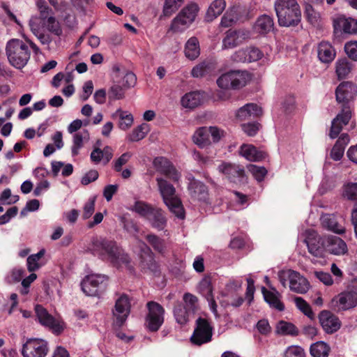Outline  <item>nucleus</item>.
<instances>
[{"mask_svg": "<svg viewBox=\"0 0 357 357\" xmlns=\"http://www.w3.org/2000/svg\"><path fill=\"white\" fill-rule=\"evenodd\" d=\"M237 19L236 8H231L227 10L221 19L220 26L222 27L231 26Z\"/></svg>", "mask_w": 357, "mask_h": 357, "instance_id": "nucleus-53", "label": "nucleus"}, {"mask_svg": "<svg viewBox=\"0 0 357 357\" xmlns=\"http://www.w3.org/2000/svg\"><path fill=\"white\" fill-rule=\"evenodd\" d=\"M273 19L268 15H264L257 20L254 29L257 33L265 34L273 29Z\"/></svg>", "mask_w": 357, "mask_h": 357, "instance_id": "nucleus-35", "label": "nucleus"}, {"mask_svg": "<svg viewBox=\"0 0 357 357\" xmlns=\"http://www.w3.org/2000/svg\"><path fill=\"white\" fill-rule=\"evenodd\" d=\"M130 312V300L126 294H121L116 301L112 310L113 324L121 327L126 322Z\"/></svg>", "mask_w": 357, "mask_h": 357, "instance_id": "nucleus-9", "label": "nucleus"}, {"mask_svg": "<svg viewBox=\"0 0 357 357\" xmlns=\"http://www.w3.org/2000/svg\"><path fill=\"white\" fill-rule=\"evenodd\" d=\"M44 255L45 250H41L38 253L28 257L26 263L27 269L29 272H33L40 268L41 265L39 264V260L44 256Z\"/></svg>", "mask_w": 357, "mask_h": 357, "instance_id": "nucleus-48", "label": "nucleus"}, {"mask_svg": "<svg viewBox=\"0 0 357 357\" xmlns=\"http://www.w3.org/2000/svg\"><path fill=\"white\" fill-rule=\"evenodd\" d=\"M218 171L231 182L241 183L244 180V169L238 165L223 162L218 166Z\"/></svg>", "mask_w": 357, "mask_h": 357, "instance_id": "nucleus-19", "label": "nucleus"}, {"mask_svg": "<svg viewBox=\"0 0 357 357\" xmlns=\"http://www.w3.org/2000/svg\"><path fill=\"white\" fill-rule=\"evenodd\" d=\"M119 117V128L123 130H128L133 123V116L131 113L118 109L113 114L112 117Z\"/></svg>", "mask_w": 357, "mask_h": 357, "instance_id": "nucleus-38", "label": "nucleus"}, {"mask_svg": "<svg viewBox=\"0 0 357 357\" xmlns=\"http://www.w3.org/2000/svg\"><path fill=\"white\" fill-rule=\"evenodd\" d=\"M319 59L324 63L332 62L335 56L336 52L334 47L328 42H321L317 47Z\"/></svg>", "mask_w": 357, "mask_h": 357, "instance_id": "nucleus-28", "label": "nucleus"}, {"mask_svg": "<svg viewBox=\"0 0 357 357\" xmlns=\"http://www.w3.org/2000/svg\"><path fill=\"white\" fill-rule=\"evenodd\" d=\"M88 249L93 255L102 260L109 261L115 266L128 264L130 262L128 255L113 241L96 238L92 240Z\"/></svg>", "mask_w": 357, "mask_h": 357, "instance_id": "nucleus-2", "label": "nucleus"}, {"mask_svg": "<svg viewBox=\"0 0 357 357\" xmlns=\"http://www.w3.org/2000/svg\"><path fill=\"white\" fill-rule=\"evenodd\" d=\"M261 125L257 122L243 123L241 125L243 132L250 137L256 135Z\"/></svg>", "mask_w": 357, "mask_h": 357, "instance_id": "nucleus-59", "label": "nucleus"}, {"mask_svg": "<svg viewBox=\"0 0 357 357\" xmlns=\"http://www.w3.org/2000/svg\"><path fill=\"white\" fill-rule=\"evenodd\" d=\"M274 291H268L265 287H262L261 291L264 298V300L269 305L279 311H282L284 308L282 303L280 302V294L275 289Z\"/></svg>", "mask_w": 357, "mask_h": 357, "instance_id": "nucleus-32", "label": "nucleus"}, {"mask_svg": "<svg viewBox=\"0 0 357 357\" xmlns=\"http://www.w3.org/2000/svg\"><path fill=\"white\" fill-rule=\"evenodd\" d=\"M184 0H166L163 7V13L165 16H170L174 13L183 3Z\"/></svg>", "mask_w": 357, "mask_h": 357, "instance_id": "nucleus-51", "label": "nucleus"}, {"mask_svg": "<svg viewBox=\"0 0 357 357\" xmlns=\"http://www.w3.org/2000/svg\"><path fill=\"white\" fill-rule=\"evenodd\" d=\"M125 90L126 89L115 80L108 91L109 99L112 100L123 99L125 97Z\"/></svg>", "mask_w": 357, "mask_h": 357, "instance_id": "nucleus-49", "label": "nucleus"}, {"mask_svg": "<svg viewBox=\"0 0 357 357\" xmlns=\"http://www.w3.org/2000/svg\"><path fill=\"white\" fill-rule=\"evenodd\" d=\"M199 288L202 294L208 301L211 312L213 313L215 318H218L220 316L218 313L217 304L213 298V287L210 280L206 278L202 280L199 284Z\"/></svg>", "mask_w": 357, "mask_h": 357, "instance_id": "nucleus-25", "label": "nucleus"}, {"mask_svg": "<svg viewBox=\"0 0 357 357\" xmlns=\"http://www.w3.org/2000/svg\"><path fill=\"white\" fill-rule=\"evenodd\" d=\"M305 243L308 252L314 257L322 258L326 252V239L315 231H308Z\"/></svg>", "mask_w": 357, "mask_h": 357, "instance_id": "nucleus-14", "label": "nucleus"}, {"mask_svg": "<svg viewBox=\"0 0 357 357\" xmlns=\"http://www.w3.org/2000/svg\"><path fill=\"white\" fill-rule=\"evenodd\" d=\"M344 50L349 58L354 61L357 60V41L347 42L344 45Z\"/></svg>", "mask_w": 357, "mask_h": 357, "instance_id": "nucleus-64", "label": "nucleus"}, {"mask_svg": "<svg viewBox=\"0 0 357 357\" xmlns=\"http://www.w3.org/2000/svg\"><path fill=\"white\" fill-rule=\"evenodd\" d=\"M289 289L297 294H305L310 289V283L298 272L294 271L289 282Z\"/></svg>", "mask_w": 357, "mask_h": 357, "instance_id": "nucleus-27", "label": "nucleus"}, {"mask_svg": "<svg viewBox=\"0 0 357 357\" xmlns=\"http://www.w3.org/2000/svg\"><path fill=\"white\" fill-rule=\"evenodd\" d=\"M275 333L281 335H293L298 334L297 328L291 323L280 321L275 327Z\"/></svg>", "mask_w": 357, "mask_h": 357, "instance_id": "nucleus-41", "label": "nucleus"}, {"mask_svg": "<svg viewBox=\"0 0 357 357\" xmlns=\"http://www.w3.org/2000/svg\"><path fill=\"white\" fill-rule=\"evenodd\" d=\"M48 352L47 342L43 339H30L23 345L24 357H45Z\"/></svg>", "mask_w": 357, "mask_h": 357, "instance_id": "nucleus-17", "label": "nucleus"}, {"mask_svg": "<svg viewBox=\"0 0 357 357\" xmlns=\"http://www.w3.org/2000/svg\"><path fill=\"white\" fill-rule=\"evenodd\" d=\"M191 312L181 303L177 304L174 310L176 321L180 324H185L188 321V316Z\"/></svg>", "mask_w": 357, "mask_h": 357, "instance_id": "nucleus-47", "label": "nucleus"}, {"mask_svg": "<svg viewBox=\"0 0 357 357\" xmlns=\"http://www.w3.org/2000/svg\"><path fill=\"white\" fill-rule=\"evenodd\" d=\"M34 310L36 319L42 326L56 334H59L63 331V323L55 319L41 305H36Z\"/></svg>", "mask_w": 357, "mask_h": 357, "instance_id": "nucleus-10", "label": "nucleus"}, {"mask_svg": "<svg viewBox=\"0 0 357 357\" xmlns=\"http://www.w3.org/2000/svg\"><path fill=\"white\" fill-rule=\"evenodd\" d=\"M149 132V126L147 123H142L128 135V141L134 142L143 139Z\"/></svg>", "mask_w": 357, "mask_h": 357, "instance_id": "nucleus-43", "label": "nucleus"}, {"mask_svg": "<svg viewBox=\"0 0 357 357\" xmlns=\"http://www.w3.org/2000/svg\"><path fill=\"white\" fill-rule=\"evenodd\" d=\"M114 70L116 72L115 77L116 82H119L126 89L131 88L136 84V76L135 75L127 70L121 71L118 66L114 68Z\"/></svg>", "mask_w": 357, "mask_h": 357, "instance_id": "nucleus-30", "label": "nucleus"}, {"mask_svg": "<svg viewBox=\"0 0 357 357\" xmlns=\"http://www.w3.org/2000/svg\"><path fill=\"white\" fill-rule=\"evenodd\" d=\"M357 306V292L345 291L335 296L331 301V307L336 311H346Z\"/></svg>", "mask_w": 357, "mask_h": 357, "instance_id": "nucleus-11", "label": "nucleus"}, {"mask_svg": "<svg viewBox=\"0 0 357 357\" xmlns=\"http://www.w3.org/2000/svg\"><path fill=\"white\" fill-rule=\"evenodd\" d=\"M357 96V86L350 82L340 83L335 89L336 101L341 105L342 109L333 120L329 135L335 139L340 133L344 126L348 124L351 118V102Z\"/></svg>", "mask_w": 357, "mask_h": 357, "instance_id": "nucleus-1", "label": "nucleus"}, {"mask_svg": "<svg viewBox=\"0 0 357 357\" xmlns=\"http://www.w3.org/2000/svg\"><path fill=\"white\" fill-rule=\"evenodd\" d=\"M310 351L313 357H328L330 347L324 342L319 341L311 345Z\"/></svg>", "mask_w": 357, "mask_h": 357, "instance_id": "nucleus-44", "label": "nucleus"}, {"mask_svg": "<svg viewBox=\"0 0 357 357\" xmlns=\"http://www.w3.org/2000/svg\"><path fill=\"white\" fill-rule=\"evenodd\" d=\"M226 2L225 0H214L210 4L205 16L207 22H212L218 17L225 10Z\"/></svg>", "mask_w": 357, "mask_h": 357, "instance_id": "nucleus-34", "label": "nucleus"}, {"mask_svg": "<svg viewBox=\"0 0 357 357\" xmlns=\"http://www.w3.org/2000/svg\"><path fill=\"white\" fill-rule=\"evenodd\" d=\"M197 326L190 338L192 342L197 345L207 343L211 340L213 328L205 319L199 317L196 321Z\"/></svg>", "mask_w": 357, "mask_h": 357, "instance_id": "nucleus-15", "label": "nucleus"}, {"mask_svg": "<svg viewBox=\"0 0 357 357\" xmlns=\"http://www.w3.org/2000/svg\"><path fill=\"white\" fill-rule=\"evenodd\" d=\"M199 10V8L197 3L188 4L172 20L170 29L174 32L183 31L195 21Z\"/></svg>", "mask_w": 357, "mask_h": 357, "instance_id": "nucleus-7", "label": "nucleus"}, {"mask_svg": "<svg viewBox=\"0 0 357 357\" xmlns=\"http://www.w3.org/2000/svg\"><path fill=\"white\" fill-rule=\"evenodd\" d=\"M296 307L305 315L312 319L314 317L310 305L301 297L296 296L294 298Z\"/></svg>", "mask_w": 357, "mask_h": 357, "instance_id": "nucleus-50", "label": "nucleus"}, {"mask_svg": "<svg viewBox=\"0 0 357 357\" xmlns=\"http://www.w3.org/2000/svg\"><path fill=\"white\" fill-rule=\"evenodd\" d=\"M328 250L336 255H344L347 251L346 243L339 237L331 236L327 239Z\"/></svg>", "mask_w": 357, "mask_h": 357, "instance_id": "nucleus-33", "label": "nucleus"}, {"mask_svg": "<svg viewBox=\"0 0 357 357\" xmlns=\"http://www.w3.org/2000/svg\"><path fill=\"white\" fill-rule=\"evenodd\" d=\"M275 10L280 26H294L301 22V11L296 0H276Z\"/></svg>", "mask_w": 357, "mask_h": 357, "instance_id": "nucleus-4", "label": "nucleus"}, {"mask_svg": "<svg viewBox=\"0 0 357 357\" xmlns=\"http://www.w3.org/2000/svg\"><path fill=\"white\" fill-rule=\"evenodd\" d=\"M304 349L299 346L291 345L287 348L283 357H305Z\"/></svg>", "mask_w": 357, "mask_h": 357, "instance_id": "nucleus-57", "label": "nucleus"}, {"mask_svg": "<svg viewBox=\"0 0 357 357\" xmlns=\"http://www.w3.org/2000/svg\"><path fill=\"white\" fill-rule=\"evenodd\" d=\"M319 319L324 331L328 334L334 333L340 328V320L329 311H321L319 315Z\"/></svg>", "mask_w": 357, "mask_h": 357, "instance_id": "nucleus-23", "label": "nucleus"}, {"mask_svg": "<svg viewBox=\"0 0 357 357\" xmlns=\"http://www.w3.org/2000/svg\"><path fill=\"white\" fill-rule=\"evenodd\" d=\"M146 240L156 252L162 254L165 252L166 243L164 239L154 234H149L146 235Z\"/></svg>", "mask_w": 357, "mask_h": 357, "instance_id": "nucleus-45", "label": "nucleus"}, {"mask_svg": "<svg viewBox=\"0 0 357 357\" xmlns=\"http://www.w3.org/2000/svg\"><path fill=\"white\" fill-rule=\"evenodd\" d=\"M149 313L146 317V326L150 331H157L164 322L163 307L156 302L150 301L147 303Z\"/></svg>", "mask_w": 357, "mask_h": 357, "instance_id": "nucleus-12", "label": "nucleus"}, {"mask_svg": "<svg viewBox=\"0 0 357 357\" xmlns=\"http://www.w3.org/2000/svg\"><path fill=\"white\" fill-rule=\"evenodd\" d=\"M132 156L131 152H126L123 153L119 158L114 162V169L116 172H121L122 166L126 165Z\"/></svg>", "mask_w": 357, "mask_h": 357, "instance_id": "nucleus-60", "label": "nucleus"}, {"mask_svg": "<svg viewBox=\"0 0 357 357\" xmlns=\"http://www.w3.org/2000/svg\"><path fill=\"white\" fill-rule=\"evenodd\" d=\"M146 220L157 231H163L167 224V219L165 212L158 207L154 208Z\"/></svg>", "mask_w": 357, "mask_h": 357, "instance_id": "nucleus-26", "label": "nucleus"}, {"mask_svg": "<svg viewBox=\"0 0 357 357\" xmlns=\"http://www.w3.org/2000/svg\"><path fill=\"white\" fill-rule=\"evenodd\" d=\"M88 137L89 134L87 131H84L83 133L77 132L74 135L73 145L72 146V153L73 155L78 154L79 149L82 146L84 139Z\"/></svg>", "mask_w": 357, "mask_h": 357, "instance_id": "nucleus-55", "label": "nucleus"}, {"mask_svg": "<svg viewBox=\"0 0 357 357\" xmlns=\"http://www.w3.org/2000/svg\"><path fill=\"white\" fill-rule=\"evenodd\" d=\"M240 154L248 160L252 162L261 161L266 157V153L258 150L251 144H243L240 148Z\"/></svg>", "mask_w": 357, "mask_h": 357, "instance_id": "nucleus-29", "label": "nucleus"}, {"mask_svg": "<svg viewBox=\"0 0 357 357\" xmlns=\"http://www.w3.org/2000/svg\"><path fill=\"white\" fill-rule=\"evenodd\" d=\"M251 33L247 29H229L225 33V36L222 39V49L229 50L233 49L240 45L245 40L250 38Z\"/></svg>", "mask_w": 357, "mask_h": 357, "instance_id": "nucleus-13", "label": "nucleus"}, {"mask_svg": "<svg viewBox=\"0 0 357 357\" xmlns=\"http://www.w3.org/2000/svg\"><path fill=\"white\" fill-rule=\"evenodd\" d=\"M250 76L247 71L233 70L222 75L217 79L218 86L223 89H236L246 85Z\"/></svg>", "mask_w": 357, "mask_h": 357, "instance_id": "nucleus-8", "label": "nucleus"}, {"mask_svg": "<svg viewBox=\"0 0 357 357\" xmlns=\"http://www.w3.org/2000/svg\"><path fill=\"white\" fill-rule=\"evenodd\" d=\"M95 202L96 198L93 197L88 200L87 202L85 203L83 208V214L82 218L84 220L89 218L95 211Z\"/></svg>", "mask_w": 357, "mask_h": 357, "instance_id": "nucleus-63", "label": "nucleus"}, {"mask_svg": "<svg viewBox=\"0 0 357 357\" xmlns=\"http://www.w3.org/2000/svg\"><path fill=\"white\" fill-rule=\"evenodd\" d=\"M183 301L185 303L183 306L185 307V308L188 309L190 312L193 313L195 312L196 303L197 302V297L190 293H185L183 295Z\"/></svg>", "mask_w": 357, "mask_h": 357, "instance_id": "nucleus-61", "label": "nucleus"}, {"mask_svg": "<svg viewBox=\"0 0 357 357\" xmlns=\"http://www.w3.org/2000/svg\"><path fill=\"white\" fill-rule=\"evenodd\" d=\"M119 220L123 229L135 236L137 245L140 249L139 255L142 268L144 269H149L151 271H155L156 264L155 262L152 251L144 242L139 240V238L136 236L137 234L139 231L136 222L132 219L128 218L126 215L120 216Z\"/></svg>", "mask_w": 357, "mask_h": 357, "instance_id": "nucleus-3", "label": "nucleus"}, {"mask_svg": "<svg viewBox=\"0 0 357 357\" xmlns=\"http://www.w3.org/2000/svg\"><path fill=\"white\" fill-rule=\"evenodd\" d=\"M262 114V109L255 103H248L241 107L236 112V118L243 121L249 120Z\"/></svg>", "mask_w": 357, "mask_h": 357, "instance_id": "nucleus-24", "label": "nucleus"}, {"mask_svg": "<svg viewBox=\"0 0 357 357\" xmlns=\"http://www.w3.org/2000/svg\"><path fill=\"white\" fill-rule=\"evenodd\" d=\"M43 25L45 26L50 32L54 33L56 36H59L62 34V29L61 26L54 17H48V19L45 21Z\"/></svg>", "mask_w": 357, "mask_h": 357, "instance_id": "nucleus-54", "label": "nucleus"}, {"mask_svg": "<svg viewBox=\"0 0 357 357\" xmlns=\"http://www.w3.org/2000/svg\"><path fill=\"white\" fill-rule=\"evenodd\" d=\"M333 26L335 33H357V20L352 17H347L344 15H337L333 19Z\"/></svg>", "mask_w": 357, "mask_h": 357, "instance_id": "nucleus-18", "label": "nucleus"}, {"mask_svg": "<svg viewBox=\"0 0 357 357\" xmlns=\"http://www.w3.org/2000/svg\"><path fill=\"white\" fill-rule=\"evenodd\" d=\"M215 68V63L213 62L204 61L192 68L191 75L194 77H201L211 73Z\"/></svg>", "mask_w": 357, "mask_h": 357, "instance_id": "nucleus-39", "label": "nucleus"}, {"mask_svg": "<svg viewBox=\"0 0 357 357\" xmlns=\"http://www.w3.org/2000/svg\"><path fill=\"white\" fill-rule=\"evenodd\" d=\"M202 96L199 92L192 91L184 95L181 102L183 107L193 109L199 106L202 103Z\"/></svg>", "mask_w": 357, "mask_h": 357, "instance_id": "nucleus-36", "label": "nucleus"}, {"mask_svg": "<svg viewBox=\"0 0 357 357\" xmlns=\"http://www.w3.org/2000/svg\"><path fill=\"white\" fill-rule=\"evenodd\" d=\"M107 280L105 275L91 274L85 277L82 282L81 286L84 293L89 296H96Z\"/></svg>", "mask_w": 357, "mask_h": 357, "instance_id": "nucleus-16", "label": "nucleus"}, {"mask_svg": "<svg viewBox=\"0 0 357 357\" xmlns=\"http://www.w3.org/2000/svg\"><path fill=\"white\" fill-rule=\"evenodd\" d=\"M188 179L190 183L188 190L191 198L204 203H208V190L206 185L198 180H195L194 178L192 179L189 178Z\"/></svg>", "mask_w": 357, "mask_h": 357, "instance_id": "nucleus-21", "label": "nucleus"}, {"mask_svg": "<svg viewBox=\"0 0 357 357\" xmlns=\"http://www.w3.org/2000/svg\"><path fill=\"white\" fill-rule=\"evenodd\" d=\"M6 52L10 63L17 69L24 68L30 59L28 46L19 39L9 40L6 45Z\"/></svg>", "mask_w": 357, "mask_h": 357, "instance_id": "nucleus-6", "label": "nucleus"}, {"mask_svg": "<svg viewBox=\"0 0 357 357\" xmlns=\"http://www.w3.org/2000/svg\"><path fill=\"white\" fill-rule=\"evenodd\" d=\"M264 56L262 52L255 47L240 49L231 56L236 62H254L261 59Z\"/></svg>", "mask_w": 357, "mask_h": 357, "instance_id": "nucleus-20", "label": "nucleus"}, {"mask_svg": "<svg viewBox=\"0 0 357 357\" xmlns=\"http://www.w3.org/2000/svg\"><path fill=\"white\" fill-rule=\"evenodd\" d=\"M344 152V147L341 144V139H337L331 151V157L335 161L340 160Z\"/></svg>", "mask_w": 357, "mask_h": 357, "instance_id": "nucleus-58", "label": "nucleus"}, {"mask_svg": "<svg viewBox=\"0 0 357 357\" xmlns=\"http://www.w3.org/2000/svg\"><path fill=\"white\" fill-rule=\"evenodd\" d=\"M352 64L347 59H338L336 62V73L339 79L345 78L351 71Z\"/></svg>", "mask_w": 357, "mask_h": 357, "instance_id": "nucleus-46", "label": "nucleus"}, {"mask_svg": "<svg viewBox=\"0 0 357 357\" xmlns=\"http://www.w3.org/2000/svg\"><path fill=\"white\" fill-rule=\"evenodd\" d=\"M185 56L190 60H195L200 54L199 40L195 37H191L188 40L184 50Z\"/></svg>", "mask_w": 357, "mask_h": 357, "instance_id": "nucleus-37", "label": "nucleus"}, {"mask_svg": "<svg viewBox=\"0 0 357 357\" xmlns=\"http://www.w3.org/2000/svg\"><path fill=\"white\" fill-rule=\"evenodd\" d=\"M19 200L17 195L11 197V191L7 188L4 190L0 196V204H11Z\"/></svg>", "mask_w": 357, "mask_h": 357, "instance_id": "nucleus-62", "label": "nucleus"}, {"mask_svg": "<svg viewBox=\"0 0 357 357\" xmlns=\"http://www.w3.org/2000/svg\"><path fill=\"white\" fill-rule=\"evenodd\" d=\"M155 207L144 202L137 201L130 208L132 211L139 215L141 217L144 218L146 220L149 218Z\"/></svg>", "mask_w": 357, "mask_h": 357, "instance_id": "nucleus-42", "label": "nucleus"}, {"mask_svg": "<svg viewBox=\"0 0 357 357\" xmlns=\"http://www.w3.org/2000/svg\"><path fill=\"white\" fill-rule=\"evenodd\" d=\"M342 197L357 202V183H349L343 187Z\"/></svg>", "mask_w": 357, "mask_h": 357, "instance_id": "nucleus-52", "label": "nucleus"}, {"mask_svg": "<svg viewBox=\"0 0 357 357\" xmlns=\"http://www.w3.org/2000/svg\"><path fill=\"white\" fill-rule=\"evenodd\" d=\"M193 142L201 148H204L211 143L207 128H199L192 136Z\"/></svg>", "mask_w": 357, "mask_h": 357, "instance_id": "nucleus-40", "label": "nucleus"}, {"mask_svg": "<svg viewBox=\"0 0 357 357\" xmlns=\"http://www.w3.org/2000/svg\"><path fill=\"white\" fill-rule=\"evenodd\" d=\"M248 169L258 181H262L267 174V170L265 167L255 165H248Z\"/></svg>", "mask_w": 357, "mask_h": 357, "instance_id": "nucleus-56", "label": "nucleus"}, {"mask_svg": "<svg viewBox=\"0 0 357 357\" xmlns=\"http://www.w3.org/2000/svg\"><path fill=\"white\" fill-rule=\"evenodd\" d=\"M156 181L165 204L177 218L183 219L185 217L184 209L181 201L176 195L175 188L162 177H157Z\"/></svg>", "mask_w": 357, "mask_h": 357, "instance_id": "nucleus-5", "label": "nucleus"}, {"mask_svg": "<svg viewBox=\"0 0 357 357\" xmlns=\"http://www.w3.org/2000/svg\"><path fill=\"white\" fill-rule=\"evenodd\" d=\"M153 163L158 171L161 174L174 182H178L181 176V173L167 159L157 158L154 160Z\"/></svg>", "mask_w": 357, "mask_h": 357, "instance_id": "nucleus-22", "label": "nucleus"}, {"mask_svg": "<svg viewBox=\"0 0 357 357\" xmlns=\"http://www.w3.org/2000/svg\"><path fill=\"white\" fill-rule=\"evenodd\" d=\"M323 227L334 233L342 234L345 231L343 225L339 223L333 215L326 214L321 218Z\"/></svg>", "mask_w": 357, "mask_h": 357, "instance_id": "nucleus-31", "label": "nucleus"}]
</instances>
